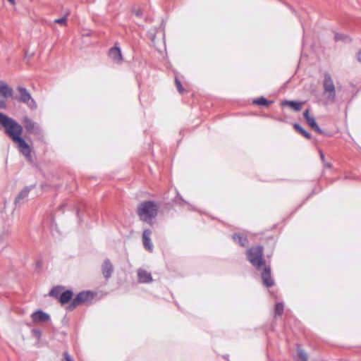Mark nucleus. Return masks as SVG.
<instances>
[{
  "mask_svg": "<svg viewBox=\"0 0 361 361\" xmlns=\"http://www.w3.org/2000/svg\"><path fill=\"white\" fill-rule=\"evenodd\" d=\"M63 289V288L61 286L54 287L49 292V295L54 297V298H59L60 295L62 293Z\"/></svg>",
  "mask_w": 361,
  "mask_h": 361,
  "instance_id": "aec40b11",
  "label": "nucleus"
},
{
  "mask_svg": "<svg viewBox=\"0 0 361 361\" xmlns=\"http://www.w3.org/2000/svg\"><path fill=\"white\" fill-rule=\"evenodd\" d=\"M17 90L20 94L18 100L23 103L26 104L30 109H35L37 108V104L35 101L32 98L29 92L23 87H18Z\"/></svg>",
  "mask_w": 361,
  "mask_h": 361,
  "instance_id": "39448f33",
  "label": "nucleus"
},
{
  "mask_svg": "<svg viewBox=\"0 0 361 361\" xmlns=\"http://www.w3.org/2000/svg\"><path fill=\"white\" fill-rule=\"evenodd\" d=\"M64 361H74L68 353H63Z\"/></svg>",
  "mask_w": 361,
  "mask_h": 361,
  "instance_id": "cd10ccee",
  "label": "nucleus"
},
{
  "mask_svg": "<svg viewBox=\"0 0 361 361\" xmlns=\"http://www.w3.org/2000/svg\"><path fill=\"white\" fill-rule=\"evenodd\" d=\"M113 266L110 262L109 259H105L102 265V271L104 277L106 279H108L109 278L111 277L113 272Z\"/></svg>",
  "mask_w": 361,
  "mask_h": 361,
  "instance_id": "f8f14e48",
  "label": "nucleus"
},
{
  "mask_svg": "<svg viewBox=\"0 0 361 361\" xmlns=\"http://www.w3.org/2000/svg\"><path fill=\"white\" fill-rule=\"evenodd\" d=\"M304 102H295V101H283L281 102L282 106H288L290 108L293 110L298 111L302 109V104Z\"/></svg>",
  "mask_w": 361,
  "mask_h": 361,
  "instance_id": "2eb2a0df",
  "label": "nucleus"
},
{
  "mask_svg": "<svg viewBox=\"0 0 361 361\" xmlns=\"http://www.w3.org/2000/svg\"><path fill=\"white\" fill-rule=\"evenodd\" d=\"M0 123L5 128L6 133L17 145L19 151L25 157L30 159L31 149L29 145L21 137L23 127L14 119L0 113Z\"/></svg>",
  "mask_w": 361,
  "mask_h": 361,
  "instance_id": "f257e3e1",
  "label": "nucleus"
},
{
  "mask_svg": "<svg viewBox=\"0 0 361 361\" xmlns=\"http://www.w3.org/2000/svg\"><path fill=\"white\" fill-rule=\"evenodd\" d=\"M152 234V231L149 229H145L142 233V243L144 247L148 250L152 252L153 250V244L150 239V235Z\"/></svg>",
  "mask_w": 361,
  "mask_h": 361,
  "instance_id": "1a4fd4ad",
  "label": "nucleus"
},
{
  "mask_svg": "<svg viewBox=\"0 0 361 361\" xmlns=\"http://www.w3.org/2000/svg\"><path fill=\"white\" fill-rule=\"evenodd\" d=\"M159 205L152 201L141 202L137 209V213L140 219L149 224H152V219L157 215Z\"/></svg>",
  "mask_w": 361,
  "mask_h": 361,
  "instance_id": "f03ea898",
  "label": "nucleus"
},
{
  "mask_svg": "<svg viewBox=\"0 0 361 361\" xmlns=\"http://www.w3.org/2000/svg\"><path fill=\"white\" fill-rule=\"evenodd\" d=\"M8 1L12 5H14L16 4L15 0H8Z\"/></svg>",
  "mask_w": 361,
  "mask_h": 361,
  "instance_id": "c9c22d12",
  "label": "nucleus"
},
{
  "mask_svg": "<svg viewBox=\"0 0 361 361\" xmlns=\"http://www.w3.org/2000/svg\"><path fill=\"white\" fill-rule=\"evenodd\" d=\"M233 240L241 246H245L247 243V239L243 235L235 234L233 235Z\"/></svg>",
  "mask_w": 361,
  "mask_h": 361,
  "instance_id": "6ab92c4d",
  "label": "nucleus"
},
{
  "mask_svg": "<svg viewBox=\"0 0 361 361\" xmlns=\"http://www.w3.org/2000/svg\"><path fill=\"white\" fill-rule=\"evenodd\" d=\"M323 85L324 93L328 94V101L334 102L336 97L335 85L331 75L329 73H325L324 75Z\"/></svg>",
  "mask_w": 361,
  "mask_h": 361,
  "instance_id": "20e7f679",
  "label": "nucleus"
},
{
  "mask_svg": "<svg viewBox=\"0 0 361 361\" xmlns=\"http://www.w3.org/2000/svg\"><path fill=\"white\" fill-rule=\"evenodd\" d=\"M109 56L116 63L120 64L123 61L121 51L118 47H114L110 49Z\"/></svg>",
  "mask_w": 361,
  "mask_h": 361,
  "instance_id": "9b49d317",
  "label": "nucleus"
},
{
  "mask_svg": "<svg viewBox=\"0 0 361 361\" xmlns=\"http://www.w3.org/2000/svg\"><path fill=\"white\" fill-rule=\"evenodd\" d=\"M156 37V30H154L152 33H151V40L154 42Z\"/></svg>",
  "mask_w": 361,
  "mask_h": 361,
  "instance_id": "c756f323",
  "label": "nucleus"
},
{
  "mask_svg": "<svg viewBox=\"0 0 361 361\" xmlns=\"http://www.w3.org/2000/svg\"><path fill=\"white\" fill-rule=\"evenodd\" d=\"M93 293L90 291H82L79 293L76 298L70 304L68 307L69 310H72L80 303L91 300L93 298Z\"/></svg>",
  "mask_w": 361,
  "mask_h": 361,
  "instance_id": "423d86ee",
  "label": "nucleus"
},
{
  "mask_svg": "<svg viewBox=\"0 0 361 361\" xmlns=\"http://www.w3.org/2000/svg\"><path fill=\"white\" fill-rule=\"evenodd\" d=\"M55 23L60 24L61 25H66L67 23V16H64L61 18H58L54 20Z\"/></svg>",
  "mask_w": 361,
  "mask_h": 361,
  "instance_id": "393cba45",
  "label": "nucleus"
},
{
  "mask_svg": "<svg viewBox=\"0 0 361 361\" xmlns=\"http://www.w3.org/2000/svg\"><path fill=\"white\" fill-rule=\"evenodd\" d=\"M254 104L259 105H268L269 102L264 97L259 98L253 101Z\"/></svg>",
  "mask_w": 361,
  "mask_h": 361,
  "instance_id": "b1692460",
  "label": "nucleus"
},
{
  "mask_svg": "<svg viewBox=\"0 0 361 361\" xmlns=\"http://www.w3.org/2000/svg\"><path fill=\"white\" fill-rule=\"evenodd\" d=\"M283 305L281 302H279L275 306V314L278 316H280L282 314L283 312Z\"/></svg>",
  "mask_w": 361,
  "mask_h": 361,
  "instance_id": "5701e85b",
  "label": "nucleus"
},
{
  "mask_svg": "<svg viewBox=\"0 0 361 361\" xmlns=\"http://www.w3.org/2000/svg\"><path fill=\"white\" fill-rule=\"evenodd\" d=\"M247 258L254 267L259 269L264 264L262 247H255L248 250L247 251Z\"/></svg>",
  "mask_w": 361,
  "mask_h": 361,
  "instance_id": "7ed1b4c3",
  "label": "nucleus"
},
{
  "mask_svg": "<svg viewBox=\"0 0 361 361\" xmlns=\"http://www.w3.org/2000/svg\"><path fill=\"white\" fill-rule=\"evenodd\" d=\"M13 90L9 87L5 82L0 81V95L4 98L11 97Z\"/></svg>",
  "mask_w": 361,
  "mask_h": 361,
  "instance_id": "4468645a",
  "label": "nucleus"
},
{
  "mask_svg": "<svg viewBox=\"0 0 361 361\" xmlns=\"http://www.w3.org/2000/svg\"><path fill=\"white\" fill-rule=\"evenodd\" d=\"M324 166L326 167V168H331V165L330 163H328V162H324Z\"/></svg>",
  "mask_w": 361,
  "mask_h": 361,
  "instance_id": "72a5a7b5",
  "label": "nucleus"
},
{
  "mask_svg": "<svg viewBox=\"0 0 361 361\" xmlns=\"http://www.w3.org/2000/svg\"><path fill=\"white\" fill-rule=\"evenodd\" d=\"M135 14L137 16H142V11L140 10H137L135 11Z\"/></svg>",
  "mask_w": 361,
  "mask_h": 361,
  "instance_id": "7c9ffc66",
  "label": "nucleus"
},
{
  "mask_svg": "<svg viewBox=\"0 0 361 361\" xmlns=\"http://www.w3.org/2000/svg\"><path fill=\"white\" fill-rule=\"evenodd\" d=\"M162 25H163V27H165V23H162Z\"/></svg>",
  "mask_w": 361,
  "mask_h": 361,
  "instance_id": "e433bc0d",
  "label": "nucleus"
},
{
  "mask_svg": "<svg viewBox=\"0 0 361 361\" xmlns=\"http://www.w3.org/2000/svg\"><path fill=\"white\" fill-rule=\"evenodd\" d=\"M262 279L266 286L269 287L271 286L270 271L269 268L265 267L264 269L262 272Z\"/></svg>",
  "mask_w": 361,
  "mask_h": 361,
  "instance_id": "a211bd4d",
  "label": "nucleus"
},
{
  "mask_svg": "<svg viewBox=\"0 0 361 361\" xmlns=\"http://www.w3.org/2000/svg\"><path fill=\"white\" fill-rule=\"evenodd\" d=\"M32 334L37 338H39L41 335H42L41 331L39 330V329H32Z\"/></svg>",
  "mask_w": 361,
  "mask_h": 361,
  "instance_id": "bb28decb",
  "label": "nucleus"
},
{
  "mask_svg": "<svg viewBox=\"0 0 361 361\" xmlns=\"http://www.w3.org/2000/svg\"><path fill=\"white\" fill-rule=\"evenodd\" d=\"M357 60L361 63V51L357 54Z\"/></svg>",
  "mask_w": 361,
  "mask_h": 361,
  "instance_id": "f704fd0d",
  "label": "nucleus"
},
{
  "mask_svg": "<svg viewBox=\"0 0 361 361\" xmlns=\"http://www.w3.org/2000/svg\"><path fill=\"white\" fill-rule=\"evenodd\" d=\"M335 39H336V40H338V39H344V38L343 37V36H341V35H335Z\"/></svg>",
  "mask_w": 361,
  "mask_h": 361,
  "instance_id": "2f4dec72",
  "label": "nucleus"
},
{
  "mask_svg": "<svg viewBox=\"0 0 361 361\" xmlns=\"http://www.w3.org/2000/svg\"><path fill=\"white\" fill-rule=\"evenodd\" d=\"M31 318L33 322L37 324L45 323L50 320L49 314L42 310H37L31 314Z\"/></svg>",
  "mask_w": 361,
  "mask_h": 361,
  "instance_id": "6e6552de",
  "label": "nucleus"
},
{
  "mask_svg": "<svg viewBox=\"0 0 361 361\" xmlns=\"http://www.w3.org/2000/svg\"><path fill=\"white\" fill-rule=\"evenodd\" d=\"M175 83L178 92L180 93H182L184 91V90L183 87H182L180 82L177 78H176Z\"/></svg>",
  "mask_w": 361,
  "mask_h": 361,
  "instance_id": "a878e982",
  "label": "nucleus"
},
{
  "mask_svg": "<svg viewBox=\"0 0 361 361\" xmlns=\"http://www.w3.org/2000/svg\"><path fill=\"white\" fill-rule=\"evenodd\" d=\"M4 99L5 98H4L2 96L0 95V108L6 107V102H5Z\"/></svg>",
  "mask_w": 361,
  "mask_h": 361,
  "instance_id": "c85d7f7f",
  "label": "nucleus"
},
{
  "mask_svg": "<svg viewBox=\"0 0 361 361\" xmlns=\"http://www.w3.org/2000/svg\"><path fill=\"white\" fill-rule=\"evenodd\" d=\"M23 123L28 133L39 135L42 134V130L39 126L27 116L23 118Z\"/></svg>",
  "mask_w": 361,
  "mask_h": 361,
  "instance_id": "0eeeda50",
  "label": "nucleus"
},
{
  "mask_svg": "<svg viewBox=\"0 0 361 361\" xmlns=\"http://www.w3.org/2000/svg\"><path fill=\"white\" fill-rule=\"evenodd\" d=\"M30 192V188H24L20 192V194L18 195V197H16V202L18 203L21 200H23L24 198H25L28 193Z\"/></svg>",
  "mask_w": 361,
  "mask_h": 361,
  "instance_id": "4be33fe9",
  "label": "nucleus"
},
{
  "mask_svg": "<svg viewBox=\"0 0 361 361\" xmlns=\"http://www.w3.org/2000/svg\"><path fill=\"white\" fill-rule=\"evenodd\" d=\"M308 355L307 353L300 348L299 345H297V351L295 356V361H307Z\"/></svg>",
  "mask_w": 361,
  "mask_h": 361,
  "instance_id": "dca6fc26",
  "label": "nucleus"
},
{
  "mask_svg": "<svg viewBox=\"0 0 361 361\" xmlns=\"http://www.w3.org/2000/svg\"><path fill=\"white\" fill-rule=\"evenodd\" d=\"M137 277L140 283H150L152 281L151 274L142 269L137 270Z\"/></svg>",
  "mask_w": 361,
  "mask_h": 361,
  "instance_id": "ddd939ff",
  "label": "nucleus"
},
{
  "mask_svg": "<svg viewBox=\"0 0 361 361\" xmlns=\"http://www.w3.org/2000/svg\"><path fill=\"white\" fill-rule=\"evenodd\" d=\"M294 128L300 134H302L304 137L307 139L311 138V135L309 133H307L305 129H303L299 124H294Z\"/></svg>",
  "mask_w": 361,
  "mask_h": 361,
  "instance_id": "412c9836",
  "label": "nucleus"
},
{
  "mask_svg": "<svg viewBox=\"0 0 361 361\" xmlns=\"http://www.w3.org/2000/svg\"><path fill=\"white\" fill-rule=\"evenodd\" d=\"M303 116L305 117V118L306 119L307 121V123H308V125L316 132H317L318 133H323V131L322 130L319 128V126L317 125L315 119L314 117L312 116H310V114H309V110L307 109L304 114H303Z\"/></svg>",
  "mask_w": 361,
  "mask_h": 361,
  "instance_id": "9d476101",
  "label": "nucleus"
},
{
  "mask_svg": "<svg viewBox=\"0 0 361 361\" xmlns=\"http://www.w3.org/2000/svg\"><path fill=\"white\" fill-rule=\"evenodd\" d=\"M73 297V292L71 290H66L62 292L59 296V301L61 304H66L71 300Z\"/></svg>",
  "mask_w": 361,
  "mask_h": 361,
  "instance_id": "f3484780",
  "label": "nucleus"
},
{
  "mask_svg": "<svg viewBox=\"0 0 361 361\" xmlns=\"http://www.w3.org/2000/svg\"><path fill=\"white\" fill-rule=\"evenodd\" d=\"M319 154H320V157H321V159L322 160L323 162H324V155L323 154V152L322 151H319Z\"/></svg>",
  "mask_w": 361,
  "mask_h": 361,
  "instance_id": "473e14b6",
  "label": "nucleus"
}]
</instances>
